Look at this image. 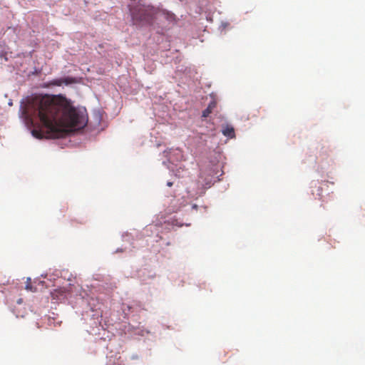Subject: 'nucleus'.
Listing matches in <instances>:
<instances>
[{"mask_svg": "<svg viewBox=\"0 0 365 365\" xmlns=\"http://www.w3.org/2000/svg\"><path fill=\"white\" fill-rule=\"evenodd\" d=\"M33 104L42 125L41 129L32 130L36 138H58L65 134L66 128L79 130L87 124L86 110L74 107L62 96H37Z\"/></svg>", "mask_w": 365, "mask_h": 365, "instance_id": "obj_1", "label": "nucleus"}, {"mask_svg": "<svg viewBox=\"0 0 365 365\" xmlns=\"http://www.w3.org/2000/svg\"><path fill=\"white\" fill-rule=\"evenodd\" d=\"M130 12L134 24L146 25L153 23L158 9L150 5L139 4L134 6Z\"/></svg>", "mask_w": 365, "mask_h": 365, "instance_id": "obj_2", "label": "nucleus"}, {"mask_svg": "<svg viewBox=\"0 0 365 365\" xmlns=\"http://www.w3.org/2000/svg\"><path fill=\"white\" fill-rule=\"evenodd\" d=\"M77 83V81L73 77H66L63 78L53 79L50 82V84L55 86H61L63 83L70 85Z\"/></svg>", "mask_w": 365, "mask_h": 365, "instance_id": "obj_3", "label": "nucleus"}, {"mask_svg": "<svg viewBox=\"0 0 365 365\" xmlns=\"http://www.w3.org/2000/svg\"><path fill=\"white\" fill-rule=\"evenodd\" d=\"M222 134L228 138H232L235 137V130L234 128L231 125H225L222 128Z\"/></svg>", "mask_w": 365, "mask_h": 365, "instance_id": "obj_4", "label": "nucleus"}, {"mask_svg": "<svg viewBox=\"0 0 365 365\" xmlns=\"http://www.w3.org/2000/svg\"><path fill=\"white\" fill-rule=\"evenodd\" d=\"M216 107V103L212 101L209 103L207 108L202 111V117L207 118L212 113V110Z\"/></svg>", "mask_w": 365, "mask_h": 365, "instance_id": "obj_5", "label": "nucleus"}, {"mask_svg": "<svg viewBox=\"0 0 365 365\" xmlns=\"http://www.w3.org/2000/svg\"><path fill=\"white\" fill-rule=\"evenodd\" d=\"M25 288L27 290L34 291L33 287L31 284V279L30 278L27 279L26 284V287Z\"/></svg>", "mask_w": 365, "mask_h": 365, "instance_id": "obj_6", "label": "nucleus"}, {"mask_svg": "<svg viewBox=\"0 0 365 365\" xmlns=\"http://www.w3.org/2000/svg\"><path fill=\"white\" fill-rule=\"evenodd\" d=\"M167 185H168V187H171V186L173 185V182H167Z\"/></svg>", "mask_w": 365, "mask_h": 365, "instance_id": "obj_7", "label": "nucleus"}]
</instances>
